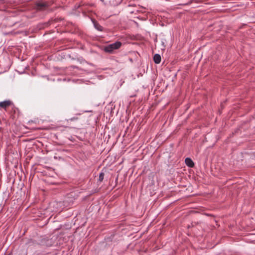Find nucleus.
I'll return each mask as SVG.
<instances>
[{"mask_svg": "<svg viewBox=\"0 0 255 255\" xmlns=\"http://www.w3.org/2000/svg\"><path fill=\"white\" fill-rule=\"evenodd\" d=\"M104 175H105V174L104 172H102L100 173L99 177V181H100V182L103 181V180L104 179Z\"/></svg>", "mask_w": 255, "mask_h": 255, "instance_id": "nucleus-7", "label": "nucleus"}, {"mask_svg": "<svg viewBox=\"0 0 255 255\" xmlns=\"http://www.w3.org/2000/svg\"><path fill=\"white\" fill-rule=\"evenodd\" d=\"M78 120V118L77 117H73V118H72L71 119H69L68 121H76Z\"/></svg>", "mask_w": 255, "mask_h": 255, "instance_id": "nucleus-8", "label": "nucleus"}, {"mask_svg": "<svg viewBox=\"0 0 255 255\" xmlns=\"http://www.w3.org/2000/svg\"><path fill=\"white\" fill-rule=\"evenodd\" d=\"M94 25L95 28L96 29H97L98 30H99L100 31H102L103 30V27L99 23H98L97 22L94 21Z\"/></svg>", "mask_w": 255, "mask_h": 255, "instance_id": "nucleus-6", "label": "nucleus"}, {"mask_svg": "<svg viewBox=\"0 0 255 255\" xmlns=\"http://www.w3.org/2000/svg\"><path fill=\"white\" fill-rule=\"evenodd\" d=\"M12 104V103L10 100H6L3 102H0V108L4 109H6V108L10 106Z\"/></svg>", "mask_w": 255, "mask_h": 255, "instance_id": "nucleus-3", "label": "nucleus"}, {"mask_svg": "<svg viewBox=\"0 0 255 255\" xmlns=\"http://www.w3.org/2000/svg\"><path fill=\"white\" fill-rule=\"evenodd\" d=\"M122 46V43L120 41L109 44L104 48L105 52L109 53H112L115 50L119 49Z\"/></svg>", "mask_w": 255, "mask_h": 255, "instance_id": "nucleus-1", "label": "nucleus"}, {"mask_svg": "<svg viewBox=\"0 0 255 255\" xmlns=\"http://www.w3.org/2000/svg\"><path fill=\"white\" fill-rule=\"evenodd\" d=\"M185 162L186 164L189 167H193L194 166V163L190 158H186L185 160Z\"/></svg>", "mask_w": 255, "mask_h": 255, "instance_id": "nucleus-4", "label": "nucleus"}, {"mask_svg": "<svg viewBox=\"0 0 255 255\" xmlns=\"http://www.w3.org/2000/svg\"><path fill=\"white\" fill-rule=\"evenodd\" d=\"M161 56L158 54H155L153 56V61L155 63L159 64L161 62Z\"/></svg>", "mask_w": 255, "mask_h": 255, "instance_id": "nucleus-5", "label": "nucleus"}, {"mask_svg": "<svg viewBox=\"0 0 255 255\" xmlns=\"http://www.w3.org/2000/svg\"><path fill=\"white\" fill-rule=\"evenodd\" d=\"M48 7L46 2H38L36 4V8L37 10H44Z\"/></svg>", "mask_w": 255, "mask_h": 255, "instance_id": "nucleus-2", "label": "nucleus"}]
</instances>
